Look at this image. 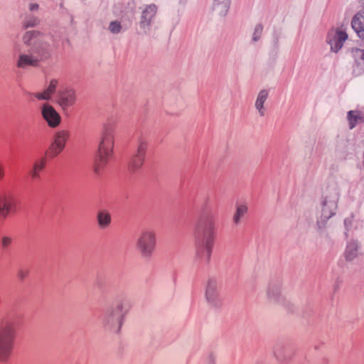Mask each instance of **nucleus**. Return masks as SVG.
Wrapping results in <instances>:
<instances>
[{"label": "nucleus", "mask_w": 364, "mask_h": 364, "mask_svg": "<svg viewBox=\"0 0 364 364\" xmlns=\"http://www.w3.org/2000/svg\"><path fill=\"white\" fill-rule=\"evenodd\" d=\"M46 36L37 31H29L23 36V42L28 49L22 50L18 43L14 46V53L18 55L16 65L21 69L28 67H38L41 62L49 59L53 53V48L48 42Z\"/></svg>", "instance_id": "f257e3e1"}, {"label": "nucleus", "mask_w": 364, "mask_h": 364, "mask_svg": "<svg viewBox=\"0 0 364 364\" xmlns=\"http://www.w3.org/2000/svg\"><path fill=\"white\" fill-rule=\"evenodd\" d=\"M194 234L197 256L208 264L210 260L215 237V215L208 206L201 210Z\"/></svg>", "instance_id": "f03ea898"}, {"label": "nucleus", "mask_w": 364, "mask_h": 364, "mask_svg": "<svg viewBox=\"0 0 364 364\" xmlns=\"http://www.w3.org/2000/svg\"><path fill=\"white\" fill-rule=\"evenodd\" d=\"M339 198V186L332 181L323 191L319 205L317 206L316 225L318 230L324 229L328 220L336 214Z\"/></svg>", "instance_id": "7ed1b4c3"}, {"label": "nucleus", "mask_w": 364, "mask_h": 364, "mask_svg": "<svg viewBox=\"0 0 364 364\" xmlns=\"http://www.w3.org/2000/svg\"><path fill=\"white\" fill-rule=\"evenodd\" d=\"M114 142V126L107 123L104 126L97 153L94 162V171L100 174L112 157Z\"/></svg>", "instance_id": "20e7f679"}, {"label": "nucleus", "mask_w": 364, "mask_h": 364, "mask_svg": "<svg viewBox=\"0 0 364 364\" xmlns=\"http://www.w3.org/2000/svg\"><path fill=\"white\" fill-rule=\"evenodd\" d=\"M130 308L129 302L126 298L117 301L115 306L105 311L102 322L106 330L118 333L120 331L124 318Z\"/></svg>", "instance_id": "39448f33"}, {"label": "nucleus", "mask_w": 364, "mask_h": 364, "mask_svg": "<svg viewBox=\"0 0 364 364\" xmlns=\"http://www.w3.org/2000/svg\"><path fill=\"white\" fill-rule=\"evenodd\" d=\"M16 336L11 322H5L0 327V360L6 361L11 354Z\"/></svg>", "instance_id": "423d86ee"}, {"label": "nucleus", "mask_w": 364, "mask_h": 364, "mask_svg": "<svg viewBox=\"0 0 364 364\" xmlns=\"http://www.w3.org/2000/svg\"><path fill=\"white\" fill-rule=\"evenodd\" d=\"M156 234L154 231L146 230L141 232L136 240V247L142 257L149 259L155 250Z\"/></svg>", "instance_id": "0eeeda50"}, {"label": "nucleus", "mask_w": 364, "mask_h": 364, "mask_svg": "<svg viewBox=\"0 0 364 364\" xmlns=\"http://www.w3.org/2000/svg\"><path fill=\"white\" fill-rule=\"evenodd\" d=\"M347 33L341 28H331L326 36V43L330 46V50L337 53L343 46L348 39Z\"/></svg>", "instance_id": "6e6552de"}, {"label": "nucleus", "mask_w": 364, "mask_h": 364, "mask_svg": "<svg viewBox=\"0 0 364 364\" xmlns=\"http://www.w3.org/2000/svg\"><path fill=\"white\" fill-rule=\"evenodd\" d=\"M147 143L143 139H139L137 148L131 155L128 161V169L130 172H134L142 166L144 161Z\"/></svg>", "instance_id": "1a4fd4ad"}, {"label": "nucleus", "mask_w": 364, "mask_h": 364, "mask_svg": "<svg viewBox=\"0 0 364 364\" xmlns=\"http://www.w3.org/2000/svg\"><path fill=\"white\" fill-rule=\"evenodd\" d=\"M16 210V202L11 191L0 190V218H5L12 212Z\"/></svg>", "instance_id": "9d476101"}, {"label": "nucleus", "mask_w": 364, "mask_h": 364, "mask_svg": "<svg viewBox=\"0 0 364 364\" xmlns=\"http://www.w3.org/2000/svg\"><path fill=\"white\" fill-rule=\"evenodd\" d=\"M205 298L208 303L215 309L222 306V300L218 291V282L215 278H210L205 287Z\"/></svg>", "instance_id": "9b49d317"}, {"label": "nucleus", "mask_w": 364, "mask_h": 364, "mask_svg": "<svg viewBox=\"0 0 364 364\" xmlns=\"http://www.w3.org/2000/svg\"><path fill=\"white\" fill-rule=\"evenodd\" d=\"M41 114L43 119L50 128H55L61 122V116L51 105L44 102L41 107Z\"/></svg>", "instance_id": "f8f14e48"}, {"label": "nucleus", "mask_w": 364, "mask_h": 364, "mask_svg": "<svg viewBox=\"0 0 364 364\" xmlns=\"http://www.w3.org/2000/svg\"><path fill=\"white\" fill-rule=\"evenodd\" d=\"M68 136L69 134L67 131L58 132L55 135L53 141L46 151L47 157L53 158L58 156L64 149Z\"/></svg>", "instance_id": "ddd939ff"}, {"label": "nucleus", "mask_w": 364, "mask_h": 364, "mask_svg": "<svg viewBox=\"0 0 364 364\" xmlns=\"http://www.w3.org/2000/svg\"><path fill=\"white\" fill-rule=\"evenodd\" d=\"M58 104L63 110L72 107L76 101L75 91L71 88H65L58 91L56 96Z\"/></svg>", "instance_id": "4468645a"}, {"label": "nucleus", "mask_w": 364, "mask_h": 364, "mask_svg": "<svg viewBox=\"0 0 364 364\" xmlns=\"http://www.w3.org/2000/svg\"><path fill=\"white\" fill-rule=\"evenodd\" d=\"M361 9L353 16L351 27L360 38L364 39V0H360Z\"/></svg>", "instance_id": "2eb2a0df"}, {"label": "nucleus", "mask_w": 364, "mask_h": 364, "mask_svg": "<svg viewBox=\"0 0 364 364\" xmlns=\"http://www.w3.org/2000/svg\"><path fill=\"white\" fill-rule=\"evenodd\" d=\"M156 11L157 7L155 4L148 5L143 9L139 26L141 28L144 29L145 32H146V29L149 28L151 25V21L156 14Z\"/></svg>", "instance_id": "dca6fc26"}, {"label": "nucleus", "mask_w": 364, "mask_h": 364, "mask_svg": "<svg viewBox=\"0 0 364 364\" xmlns=\"http://www.w3.org/2000/svg\"><path fill=\"white\" fill-rule=\"evenodd\" d=\"M354 58L353 74L359 76L364 74V50L356 48L352 51Z\"/></svg>", "instance_id": "f3484780"}, {"label": "nucleus", "mask_w": 364, "mask_h": 364, "mask_svg": "<svg viewBox=\"0 0 364 364\" xmlns=\"http://www.w3.org/2000/svg\"><path fill=\"white\" fill-rule=\"evenodd\" d=\"M267 296L270 301L280 303L282 300L281 295V284L277 281H272L269 283L267 289Z\"/></svg>", "instance_id": "a211bd4d"}, {"label": "nucleus", "mask_w": 364, "mask_h": 364, "mask_svg": "<svg viewBox=\"0 0 364 364\" xmlns=\"http://www.w3.org/2000/svg\"><path fill=\"white\" fill-rule=\"evenodd\" d=\"M274 355L278 361L284 362L291 358V350L288 345L278 343L274 346Z\"/></svg>", "instance_id": "6ab92c4d"}, {"label": "nucleus", "mask_w": 364, "mask_h": 364, "mask_svg": "<svg viewBox=\"0 0 364 364\" xmlns=\"http://www.w3.org/2000/svg\"><path fill=\"white\" fill-rule=\"evenodd\" d=\"M360 243L358 240H351L346 244L344 256L346 261H353L360 254Z\"/></svg>", "instance_id": "aec40b11"}, {"label": "nucleus", "mask_w": 364, "mask_h": 364, "mask_svg": "<svg viewBox=\"0 0 364 364\" xmlns=\"http://www.w3.org/2000/svg\"><path fill=\"white\" fill-rule=\"evenodd\" d=\"M58 85V81L56 79H53L43 92H35L31 95L39 100H49L55 92Z\"/></svg>", "instance_id": "412c9836"}, {"label": "nucleus", "mask_w": 364, "mask_h": 364, "mask_svg": "<svg viewBox=\"0 0 364 364\" xmlns=\"http://www.w3.org/2000/svg\"><path fill=\"white\" fill-rule=\"evenodd\" d=\"M349 128L353 129L357 124L364 122V114L360 111L350 110L347 113Z\"/></svg>", "instance_id": "4be33fe9"}, {"label": "nucleus", "mask_w": 364, "mask_h": 364, "mask_svg": "<svg viewBox=\"0 0 364 364\" xmlns=\"http://www.w3.org/2000/svg\"><path fill=\"white\" fill-rule=\"evenodd\" d=\"M231 0H214L213 10L220 16H225L230 9Z\"/></svg>", "instance_id": "5701e85b"}, {"label": "nucleus", "mask_w": 364, "mask_h": 364, "mask_svg": "<svg viewBox=\"0 0 364 364\" xmlns=\"http://www.w3.org/2000/svg\"><path fill=\"white\" fill-rule=\"evenodd\" d=\"M50 38L52 40L53 47L55 48H58L61 46L65 47V45L69 44V40L63 31H54Z\"/></svg>", "instance_id": "b1692460"}, {"label": "nucleus", "mask_w": 364, "mask_h": 364, "mask_svg": "<svg viewBox=\"0 0 364 364\" xmlns=\"http://www.w3.org/2000/svg\"><path fill=\"white\" fill-rule=\"evenodd\" d=\"M344 226L346 229V235L348 236V232L354 230L358 229L362 226V223L355 218V215L352 213L349 217L344 220Z\"/></svg>", "instance_id": "393cba45"}, {"label": "nucleus", "mask_w": 364, "mask_h": 364, "mask_svg": "<svg viewBox=\"0 0 364 364\" xmlns=\"http://www.w3.org/2000/svg\"><path fill=\"white\" fill-rule=\"evenodd\" d=\"M269 92L267 90L264 89L259 91L256 102L255 107L258 110L260 116L264 115V103L267 99Z\"/></svg>", "instance_id": "a878e982"}, {"label": "nucleus", "mask_w": 364, "mask_h": 364, "mask_svg": "<svg viewBox=\"0 0 364 364\" xmlns=\"http://www.w3.org/2000/svg\"><path fill=\"white\" fill-rule=\"evenodd\" d=\"M97 220L100 228L105 229L107 228L111 223V215L109 212L101 210L97 213Z\"/></svg>", "instance_id": "bb28decb"}, {"label": "nucleus", "mask_w": 364, "mask_h": 364, "mask_svg": "<svg viewBox=\"0 0 364 364\" xmlns=\"http://www.w3.org/2000/svg\"><path fill=\"white\" fill-rule=\"evenodd\" d=\"M46 163L45 159H41L36 161L33 168L28 171V177H31L32 179L38 178V173L44 168Z\"/></svg>", "instance_id": "cd10ccee"}, {"label": "nucleus", "mask_w": 364, "mask_h": 364, "mask_svg": "<svg viewBox=\"0 0 364 364\" xmlns=\"http://www.w3.org/2000/svg\"><path fill=\"white\" fill-rule=\"evenodd\" d=\"M247 212V207L244 204L237 205L236 207V211L233 215V223L235 225H238L240 223L241 219Z\"/></svg>", "instance_id": "c85d7f7f"}, {"label": "nucleus", "mask_w": 364, "mask_h": 364, "mask_svg": "<svg viewBox=\"0 0 364 364\" xmlns=\"http://www.w3.org/2000/svg\"><path fill=\"white\" fill-rule=\"evenodd\" d=\"M38 23V18L33 15H28L23 22V26L24 28H32L36 26Z\"/></svg>", "instance_id": "c756f323"}, {"label": "nucleus", "mask_w": 364, "mask_h": 364, "mask_svg": "<svg viewBox=\"0 0 364 364\" xmlns=\"http://www.w3.org/2000/svg\"><path fill=\"white\" fill-rule=\"evenodd\" d=\"M109 30L110 31L111 33L114 34H117L120 33L122 30L121 23L117 21L110 22L109 26Z\"/></svg>", "instance_id": "7c9ffc66"}, {"label": "nucleus", "mask_w": 364, "mask_h": 364, "mask_svg": "<svg viewBox=\"0 0 364 364\" xmlns=\"http://www.w3.org/2000/svg\"><path fill=\"white\" fill-rule=\"evenodd\" d=\"M263 31V26L262 24H257L256 25L254 32L252 34V41L254 42H257L260 38L262 33Z\"/></svg>", "instance_id": "2f4dec72"}, {"label": "nucleus", "mask_w": 364, "mask_h": 364, "mask_svg": "<svg viewBox=\"0 0 364 364\" xmlns=\"http://www.w3.org/2000/svg\"><path fill=\"white\" fill-rule=\"evenodd\" d=\"M12 240L10 237L4 236L1 240V246L3 250H6L11 245Z\"/></svg>", "instance_id": "473e14b6"}, {"label": "nucleus", "mask_w": 364, "mask_h": 364, "mask_svg": "<svg viewBox=\"0 0 364 364\" xmlns=\"http://www.w3.org/2000/svg\"><path fill=\"white\" fill-rule=\"evenodd\" d=\"M39 8V5L36 3H31L29 4V10L31 11H35L36 10H38Z\"/></svg>", "instance_id": "72a5a7b5"}, {"label": "nucleus", "mask_w": 364, "mask_h": 364, "mask_svg": "<svg viewBox=\"0 0 364 364\" xmlns=\"http://www.w3.org/2000/svg\"><path fill=\"white\" fill-rule=\"evenodd\" d=\"M27 274H28V272H24L23 270H20L18 272V277L21 280H23L26 278V277L27 276Z\"/></svg>", "instance_id": "f704fd0d"}, {"label": "nucleus", "mask_w": 364, "mask_h": 364, "mask_svg": "<svg viewBox=\"0 0 364 364\" xmlns=\"http://www.w3.org/2000/svg\"><path fill=\"white\" fill-rule=\"evenodd\" d=\"M214 362H215V358H214L213 355L211 353V354H210V355L208 357V364H214Z\"/></svg>", "instance_id": "c9c22d12"}, {"label": "nucleus", "mask_w": 364, "mask_h": 364, "mask_svg": "<svg viewBox=\"0 0 364 364\" xmlns=\"http://www.w3.org/2000/svg\"><path fill=\"white\" fill-rule=\"evenodd\" d=\"M4 176V168L3 167L0 165V179Z\"/></svg>", "instance_id": "e433bc0d"}, {"label": "nucleus", "mask_w": 364, "mask_h": 364, "mask_svg": "<svg viewBox=\"0 0 364 364\" xmlns=\"http://www.w3.org/2000/svg\"><path fill=\"white\" fill-rule=\"evenodd\" d=\"M186 1H187V0H180V2H181V3H185V2H186Z\"/></svg>", "instance_id": "4c0bfd02"}]
</instances>
